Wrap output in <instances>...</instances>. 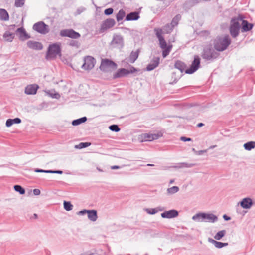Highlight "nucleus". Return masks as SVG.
Instances as JSON below:
<instances>
[{"label": "nucleus", "instance_id": "obj_44", "mask_svg": "<svg viewBox=\"0 0 255 255\" xmlns=\"http://www.w3.org/2000/svg\"><path fill=\"white\" fill-rule=\"evenodd\" d=\"M176 74V72H173L172 73V78H174V80L173 81H170L169 82V83L170 84H173L174 83H176L178 80V79H179V77L178 76L177 77H174V76Z\"/></svg>", "mask_w": 255, "mask_h": 255}, {"label": "nucleus", "instance_id": "obj_33", "mask_svg": "<svg viewBox=\"0 0 255 255\" xmlns=\"http://www.w3.org/2000/svg\"><path fill=\"white\" fill-rule=\"evenodd\" d=\"M125 12L123 9L120 10L116 16L117 21H120L122 20L125 17Z\"/></svg>", "mask_w": 255, "mask_h": 255}, {"label": "nucleus", "instance_id": "obj_2", "mask_svg": "<svg viewBox=\"0 0 255 255\" xmlns=\"http://www.w3.org/2000/svg\"><path fill=\"white\" fill-rule=\"evenodd\" d=\"M241 20V16L239 15L237 17L233 18L231 21V25L230 27V33L232 37H236L239 32L240 29V23Z\"/></svg>", "mask_w": 255, "mask_h": 255}, {"label": "nucleus", "instance_id": "obj_31", "mask_svg": "<svg viewBox=\"0 0 255 255\" xmlns=\"http://www.w3.org/2000/svg\"><path fill=\"white\" fill-rule=\"evenodd\" d=\"M244 148L247 150H251V149L255 148V142L250 141L244 144Z\"/></svg>", "mask_w": 255, "mask_h": 255}, {"label": "nucleus", "instance_id": "obj_35", "mask_svg": "<svg viewBox=\"0 0 255 255\" xmlns=\"http://www.w3.org/2000/svg\"><path fill=\"white\" fill-rule=\"evenodd\" d=\"M172 48V45H168V47L167 48L165 49H163V52H162V55L164 58L166 57L170 52Z\"/></svg>", "mask_w": 255, "mask_h": 255}, {"label": "nucleus", "instance_id": "obj_14", "mask_svg": "<svg viewBox=\"0 0 255 255\" xmlns=\"http://www.w3.org/2000/svg\"><path fill=\"white\" fill-rule=\"evenodd\" d=\"M115 24V21L114 19L111 18L107 19L102 23L100 31L102 33L105 30L113 27Z\"/></svg>", "mask_w": 255, "mask_h": 255}, {"label": "nucleus", "instance_id": "obj_58", "mask_svg": "<svg viewBox=\"0 0 255 255\" xmlns=\"http://www.w3.org/2000/svg\"><path fill=\"white\" fill-rule=\"evenodd\" d=\"M155 211V209H153V211H152V213H151V214H154V213H155V211Z\"/></svg>", "mask_w": 255, "mask_h": 255}, {"label": "nucleus", "instance_id": "obj_23", "mask_svg": "<svg viewBox=\"0 0 255 255\" xmlns=\"http://www.w3.org/2000/svg\"><path fill=\"white\" fill-rule=\"evenodd\" d=\"M203 217V221L214 222L217 220V217L212 214L204 213L201 215Z\"/></svg>", "mask_w": 255, "mask_h": 255}, {"label": "nucleus", "instance_id": "obj_38", "mask_svg": "<svg viewBox=\"0 0 255 255\" xmlns=\"http://www.w3.org/2000/svg\"><path fill=\"white\" fill-rule=\"evenodd\" d=\"M14 188L16 191L18 192L20 194L25 193V190L20 185H15Z\"/></svg>", "mask_w": 255, "mask_h": 255}, {"label": "nucleus", "instance_id": "obj_27", "mask_svg": "<svg viewBox=\"0 0 255 255\" xmlns=\"http://www.w3.org/2000/svg\"><path fill=\"white\" fill-rule=\"evenodd\" d=\"M0 19L3 21H7L9 19V15L5 9H0Z\"/></svg>", "mask_w": 255, "mask_h": 255}, {"label": "nucleus", "instance_id": "obj_22", "mask_svg": "<svg viewBox=\"0 0 255 255\" xmlns=\"http://www.w3.org/2000/svg\"><path fill=\"white\" fill-rule=\"evenodd\" d=\"M16 33L21 40H25L29 38V36L23 28H18L16 30Z\"/></svg>", "mask_w": 255, "mask_h": 255}, {"label": "nucleus", "instance_id": "obj_26", "mask_svg": "<svg viewBox=\"0 0 255 255\" xmlns=\"http://www.w3.org/2000/svg\"><path fill=\"white\" fill-rule=\"evenodd\" d=\"M209 241L212 243H213L214 245V246L217 248H222L223 247L227 246L228 245L227 243H222L212 239H209Z\"/></svg>", "mask_w": 255, "mask_h": 255}, {"label": "nucleus", "instance_id": "obj_53", "mask_svg": "<svg viewBox=\"0 0 255 255\" xmlns=\"http://www.w3.org/2000/svg\"><path fill=\"white\" fill-rule=\"evenodd\" d=\"M223 218H224L225 220H229L230 219V218L228 217L227 216H226V215H224L223 216Z\"/></svg>", "mask_w": 255, "mask_h": 255}, {"label": "nucleus", "instance_id": "obj_11", "mask_svg": "<svg viewBox=\"0 0 255 255\" xmlns=\"http://www.w3.org/2000/svg\"><path fill=\"white\" fill-rule=\"evenodd\" d=\"M200 63V60L198 56H195L194 59L190 67L185 70L187 74H192L199 68Z\"/></svg>", "mask_w": 255, "mask_h": 255}, {"label": "nucleus", "instance_id": "obj_28", "mask_svg": "<svg viewBox=\"0 0 255 255\" xmlns=\"http://www.w3.org/2000/svg\"><path fill=\"white\" fill-rule=\"evenodd\" d=\"M3 37L5 41L8 42H11L14 39V36L13 33H10L9 31H6L4 33Z\"/></svg>", "mask_w": 255, "mask_h": 255}, {"label": "nucleus", "instance_id": "obj_18", "mask_svg": "<svg viewBox=\"0 0 255 255\" xmlns=\"http://www.w3.org/2000/svg\"><path fill=\"white\" fill-rule=\"evenodd\" d=\"M27 45L29 48L36 50H41L43 48L42 44L37 41H28L27 42Z\"/></svg>", "mask_w": 255, "mask_h": 255}, {"label": "nucleus", "instance_id": "obj_24", "mask_svg": "<svg viewBox=\"0 0 255 255\" xmlns=\"http://www.w3.org/2000/svg\"><path fill=\"white\" fill-rule=\"evenodd\" d=\"M252 201L249 198H245L241 202L240 204L242 208L249 209L252 205Z\"/></svg>", "mask_w": 255, "mask_h": 255}, {"label": "nucleus", "instance_id": "obj_41", "mask_svg": "<svg viewBox=\"0 0 255 255\" xmlns=\"http://www.w3.org/2000/svg\"><path fill=\"white\" fill-rule=\"evenodd\" d=\"M90 143H88V142H85V143H80L78 145H76L75 147L76 148H85V147H87L88 146H89V145H90Z\"/></svg>", "mask_w": 255, "mask_h": 255}, {"label": "nucleus", "instance_id": "obj_40", "mask_svg": "<svg viewBox=\"0 0 255 255\" xmlns=\"http://www.w3.org/2000/svg\"><path fill=\"white\" fill-rule=\"evenodd\" d=\"M25 0H15V6L16 7H21L24 3Z\"/></svg>", "mask_w": 255, "mask_h": 255}, {"label": "nucleus", "instance_id": "obj_30", "mask_svg": "<svg viewBox=\"0 0 255 255\" xmlns=\"http://www.w3.org/2000/svg\"><path fill=\"white\" fill-rule=\"evenodd\" d=\"M175 67L182 73L185 70V65L181 61H177L175 64Z\"/></svg>", "mask_w": 255, "mask_h": 255}, {"label": "nucleus", "instance_id": "obj_3", "mask_svg": "<svg viewBox=\"0 0 255 255\" xmlns=\"http://www.w3.org/2000/svg\"><path fill=\"white\" fill-rule=\"evenodd\" d=\"M218 56V53L213 49L211 44L207 45L205 47L202 54V57L204 59L210 60L216 58Z\"/></svg>", "mask_w": 255, "mask_h": 255}, {"label": "nucleus", "instance_id": "obj_19", "mask_svg": "<svg viewBox=\"0 0 255 255\" xmlns=\"http://www.w3.org/2000/svg\"><path fill=\"white\" fill-rule=\"evenodd\" d=\"M160 58L158 57L153 58L150 63L147 65L146 69L147 71H151L157 67L159 63Z\"/></svg>", "mask_w": 255, "mask_h": 255}, {"label": "nucleus", "instance_id": "obj_54", "mask_svg": "<svg viewBox=\"0 0 255 255\" xmlns=\"http://www.w3.org/2000/svg\"><path fill=\"white\" fill-rule=\"evenodd\" d=\"M204 125V124L202 123H199L197 124V126L198 127H201L202 126H203Z\"/></svg>", "mask_w": 255, "mask_h": 255}, {"label": "nucleus", "instance_id": "obj_34", "mask_svg": "<svg viewBox=\"0 0 255 255\" xmlns=\"http://www.w3.org/2000/svg\"><path fill=\"white\" fill-rule=\"evenodd\" d=\"M226 234L225 230H221L219 231L214 236V239L217 240H220L222 237H223Z\"/></svg>", "mask_w": 255, "mask_h": 255}, {"label": "nucleus", "instance_id": "obj_55", "mask_svg": "<svg viewBox=\"0 0 255 255\" xmlns=\"http://www.w3.org/2000/svg\"><path fill=\"white\" fill-rule=\"evenodd\" d=\"M112 169H118L119 167L117 166H114L112 167Z\"/></svg>", "mask_w": 255, "mask_h": 255}, {"label": "nucleus", "instance_id": "obj_8", "mask_svg": "<svg viewBox=\"0 0 255 255\" xmlns=\"http://www.w3.org/2000/svg\"><path fill=\"white\" fill-rule=\"evenodd\" d=\"M33 28L39 33L45 34L49 32V26L43 22H39L34 24Z\"/></svg>", "mask_w": 255, "mask_h": 255}, {"label": "nucleus", "instance_id": "obj_25", "mask_svg": "<svg viewBox=\"0 0 255 255\" xmlns=\"http://www.w3.org/2000/svg\"><path fill=\"white\" fill-rule=\"evenodd\" d=\"M139 18V13L137 12H131L126 16V20L127 21L136 20Z\"/></svg>", "mask_w": 255, "mask_h": 255}, {"label": "nucleus", "instance_id": "obj_52", "mask_svg": "<svg viewBox=\"0 0 255 255\" xmlns=\"http://www.w3.org/2000/svg\"><path fill=\"white\" fill-rule=\"evenodd\" d=\"M51 172L52 173L62 174L63 173L62 171H51Z\"/></svg>", "mask_w": 255, "mask_h": 255}, {"label": "nucleus", "instance_id": "obj_47", "mask_svg": "<svg viewBox=\"0 0 255 255\" xmlns=\"http://www.w3.org/2000/svg\"><path fill=\"white\" fill-rule=\"evenodd\" d=\"M12 121L13 124H19L21 122V120L18 118L12 119Z\"/></svg>", "mask_w": 255, "mask_h": 255}, {"label": "nucleus", "instance_id": "obj_1", "mask_svg": "<svg viewBox=\"0 0 255 255\" xmlns=\"http://www.w3.org/2000/svg\"><path fill=\"white\" fill-rule=\"evenodd\" d=\"M230 43L228 35L218 37L213 42L214 47L218 51H223L227 49Z\"/></svg>", "mask_w": 255, "mask_h": 255}, {"label": "nucleus", "instance_id": "obj_21", "mask_svg": "<svg viewBox=\"0 0 255 255\" xmlns=\"http://www.w3.org/2000/svg\"><path fill=\"white\" fill-rule=\"evenodd\" d=\"M178 213L176 210H171L165 211L161 214L163 218H171L177 216Z\"/></svg>", "mask_w": 255, "mask_h": 255}, {"label": "nucleus", "instance_id": "obj_16", "mask_svg": "<svg viewBox=\"0 0 255 255\" xmlns=\"http://www.w3.org/2000/svg\"><path fill=\"white\" fill-rule=\"evenodd\" d=\"M38 88L39 86L37 84L28 85L25 88V93L27 95H34L36 93Z\"/></svg>", "mask_w": 255, "mask_h": 255}, {"label": "nucleus", "instance_id": "obj_56", "mask_svg": "<svg viewBox=\"0 0 255 255\" xmlns=\"http://www.w3.org/2000/svg\"><path fill=\"white\" fill-rule=\"evenodd\" d=\"M37 215L36 214H34L33 215V217L34 219H37Z\"/></svg>", "mask_w": 255, "mask_h": 255}, {"label": "nucleus", "instance_id": "obj_12", "mask_svg": "<svg viewBox=\"0 0 255 255\" xmlns=\"http://www.w3.org/2000/svg\"><path fill=\"white\" fill-rule=\"evenodd\" d=\"M163 30L160 28H155L154 29V31L156 33V36L157 37L159 41L160 46L162 49L167 48L168 47L167 45V43L164 40V37L162 36V34L163 33Z\"/></svg>", "mask_w": 255, "mask_h": 255}, {"label": "nucleus", "instance_id": "obj_15", "mask_svg": "<svg viewBox=\"0 0 255 255\" xmlns=\"http://www.w3.org/2000/svg\"><path fill=\"white\" fill-rule=\"evenodd\" d=\"M85 213L88 214V217L92 221H95L98 217L97 214V211L94 210H83L78 212V215H83Z\"/></svg>", "mask_w": 255, "mask_h": 255}, {"label": "nucleus", "instance_id": "obj_57", "mask_svg": "<svg viewBox=\"0 0 255 255\" xmlns=\"http://www.w3.org/2000/svg\"><path fill=\"white\" fill-rule=\"evenodd\" d=\"M169 25H170V27H167V29H169L170 28H171V24H169Z\"/></svg>", "mask_w": 255, "mask_h": 255}, {"label": "nucleus", "instance_id": "obj_13", "mask_svg": "<svg viewBox=\"0 0 255 255\" xmlns=\"http://www.w3.org/2000/svg\"><path fill=\"white\" fill-rule=\"evenodd\" d=\"M180 18L181 16L179 15H177L175 16L172 19V21L170 24L171 25V28L167 29V27H170V25L166 24L163 28V32L165 33H170L173 30V28L178 24Z\"/></svg>", "mask_w": 255, "mask_h": 255}, {"label": "nucleus", "instance_id": "obj_42", "mask_svg": "<svg viewBox=\"0 0 255 255\" xmlns=\"http://www.w3.org/2000/svg\"><path fill=\"white\" fill-rule=\"evenodd\" d=\"M109 128L110 130L113 131L118 132L120 131V129L119 127L116 125H113L109 127Z\"/></svg>", "mask_w": 255, "mask_h": 255}, {"label": "nucleus", "instance_id": "obj_39", "mask_svg": "<svg viewBox=\"0 0 255 255\" xmlns=\"http://www.w3.org/2000/svg\"><path fill=\"white\" fill-rule=\"evenodd\" d=\"M179 191V188L177 186H173L167 189V192L169 194H173Z\"/></svg>", "mask_w": 255, "mask_h": 255}, {"label": "nucleus", "instance_id": "obj_29", "mask_svg": "<svg viewBox=\"0 0 255 255\" xmlns=\"http://www.w3.org/2000/svg\"><path fill=\"white\" fill-rule=\"evenodd\" d=\"M138 57V52L137 51H132L128 58V61L131 63H134Z\"/></svg>", "mask_w": 255, "mask_h": 255}, {"label": "nucleus", "instance_id": "obj_46", "mask_svg": "<svg viewBox=\"0 0 255 255\" xmlns=\"http://www.w3.org/2000/svg\"><path fill=\"white\" fill-rule=\"evenodd\" d=\"M35 172H44V173H50L52 172L51 170H44L42 169H35Z\"/></svg>", "mask_w": 255, "mask_h": 255}, {"label": "nucleus", "instance_id": "obj_6", "mask_svg": "<svg viewBox=\"0 0 255 255\" xmlns=\"http://www.w3.org/2000/svg\"><path fill=\"white\" fill-rule=\"evenodd\" d=\"M84 63L82 65V68L85 70L92 69L95 66L96 60L92 56H87L83 59Z\"/></svg>", "mask_w": 255, "mask_h": 255}, {"label": "nucleus", "instance_id": "obj_51", "mask_svg": "<svg viewBox=\"0 0 255 255\" xmlns=\"http://www.w3.org/2000/svg\"><path fill=\"white\" fill-rule=\"evenodd\" d=\"M70 45H71V46H78V43L75 41H71L70 43Z\"/></svg>", "mask_w": 255, "mask_h": 255}, {"label": "nucleus", "instance_id": "obj_50", "mask_svg": "<svg viewBox=\"0 0 255 255\" xmlns=\"http://www.w3.org/2000/svg\"><path fill=\"white\" fill-rule=\"evenodd\" d=\"M45 92L46 93V94H47L48 96H59L58 94L50 93V92H47L46 91H45Z\"/></svg>", "mask_w": 255, "mask_h": 255}, {"label": "nucleus", "instance_id": "obj_32", "mask_svg": "<svg viewBox=\"0 0 255 255\" xmlns=\"http://www.w3.org/2000/svg\"><path fill=\"white\" fill-rule=\"evenodd\" d=\"M86 120H87L86 117H82L81 118L73 121L72 124L73 126H77V125H78L82 123L85 122Z\"/></svg>", "mask_w": 255, "mask_h": 255}, {"label": "nucleus", "instance_id": "obj_43", "mask_svg": "<svg viewBox=\"0 0 255 255\" xmlns=\"http://www.w3.org/2000/svg\"><path fill=\"white\" fill-rule=\"evenodd\" d=\"M113 12V9L112 8H109L105 10L104 13L106 15H109L112 14Z\"/></svg>", "mask_w": 255, "mask_h": 255}, {"label": "nucleus", "instance_id": "obj_60", "mask_svg": "<svg viewBox=\"0 0 255 255\" xmlns=\"http://www.w3.org/2000/svg\"><path fill=\"white\" fill-rule=\"evenodd\" d=\"M155 211V209H153V211H152V213H151V214H154V213H155V211Z\"/></svg>", "mask_w": 255, "mask_h": 255}, {"label": "nucleus", "instance_id": "obj_36", "mask_svg": "<svg viewBox=\"0 0 255 255\" xmlns=\"http://www.w3.org/2000/svg\"><path fill=\"white\" fill-rule=\"evenodd\" d=\"M64 208L66 211H70L73 208V205L70 202L64 201Z\"/></svg>", "mask_w": 255, "mask_h": 255}, {"label": "nucleus", "instance_id": "obj_9", "mask_svg": "<svg viewBox=\"0 0 255 255\" xmlns=\"http://www.w3.org/2000/svg\"><path fill=\"white\" fill-rule=\"evenodd\" d=\"M111 46L119 49L122 48L124 46V40L123 37L120 35L115 34L113 36L111 42Z\"/></svg>", "mask_w": 255, "mask_h": 255}, {"label": "nucleus", "instance_id": "obj_45", "mask_svg": "<svg viewBox=\"0 0 255 255\" xmlns=\"http://www.w3.org/2000/svg\"><path fill=\"white\" fill-rule=\"evenodd\" d=\"M13 124L12 119H9L6 121V125L7 127H10Z\"/></svg>", "mask_w": 255, "mask_h": 255}, {"label": "nucleus", "instance_id": "obj_4", "mask_svg": "<svg viewBox=\"0 0 255 255\" xmlns=\"http://www.w3.org/2000/svg\"><path fill=\"white\" fill-rule=\"evenodd\" d=\"M60 44L54 43L49 46L47 54L48 58H54L60 55Z\"/></svg>", "mask_w": 255, "mask_h": 255}, {"label": "nucleus", "instance_id": "obj_59", "mask_svg": "<svg viewBox=\"0 0 255 255\" xmlns=\"http://www.w3.org/2000/svg\"><path fill=\"white\" fill-rule=\"evenodd\" d=\"M155 211V209H153V211H152V213H151V214H154V213H155V211Z\"/></svg>", "mask_w": 255, "mask_h": 255}, {"label": "nucleus", "instance_id": "obj_7", "mask_svg": "<svg viewBox=\"0 0 255 255\" xmlns=\"http://www.w3.org/2000/svg\"><path fill=\"white\" fill-rule=\"evenodd\" d=\"M163 135L161 132H158L155 134L144 133L140 135V139L141 142L152 141L154 140L158 139Z\"/></svg>", "mask_w": 255, "mask_h": 255}, {"label": "nucleus", "instance_id": "obj_37", "mask_svg": "<svg viewBox=\"0 0 255 255\" xmlns=\"http://www.w3.org/2000/svg\"><path fill=\"white\" fill-rule=\"evenodd\" d=\"M204 213H199L197 214L194 216H193L192 219L194 220H197L198 221H203L204 218L202 217L201 215H203Z\"/></svg>", "mask_w": 255, "mask_h": 255}, {"label": "nucleus", "instance_id": "obj_10", "mask_svg": "<svg viewBox=\"0 0 255 255\" xmlns=\"http://www.w3.org/2000/svg\"><path fill=\"white\" fill-rule=\"evenodd\" d=\"M60 35L62 37H68L73 39H77L80 34L73 29H63L60 31Z\"/></svg>", "mask_w": 255, "mask_h": 255}, {"label": "nucleus", "instance_id": "obj_17", "mask_svg": "<svg viewBox=\"0 0 255 255\" xmlns=\"http://www.w3.org/2000/svg\"><path fill=\"white\" fill-rule=\"evenodd\" d=\"M136 70L135 68L134 67H132L131 69V72L132 73L133 72H135ZM130 73V71H129L128 70L126 69L125 68H122L119 69L116 73L114 75V77L115 78L123 77L124 76L127 75V74Z\"/></svg>", "mask_w": 255, "mask_h": 255}, {"label": "nucleus", "instance_id": "obj_48", "mask_svg": "<svg viewBox=\"0 0 255 255\" xmlns=\"http://www.w3.org/2000/svg\"><path fill=\"white\" fill-rule=\"evenodd\" d=\"M41 192L38 189H35L33 190V194L35 195H39L40 194Z\"/></svg>", "mask_w": 255, "mask_h": 255}, {"label": "nucleus", "instance_id": "obj_5", "mask_svg": "<svg viewBox=\"0 0 255 255\" xmlns=\"http://www.w3.org/2000/svg\"><path fill=\"white\" fill-rule=\"evenodd\" d=\"M117 68V64L112 61L108 59L102 60L100 68L103 71H109L115 69Z\"/></svg>", "mask_w": 255, "mask_h": 255}, {"label": "nucleus", "instance_id": "obj_62", "mask_svg": "<svg viewBox=\"0 0 255 255\" xmlns=\"http://www.w3.org/2000/svg\"><path fill=\"white\" fill-rule=\"evenodd\" d=\"M148 166H153V164H148Z\"/></svg>", "mask_w": 255, "mask_h": 255}, {"label": "nucleus", "instance_id": "obj_61", "mask_svg": "<svg viewBox=\"0 0 255 255\" xmlns=\"http://www.w3.org/2000/svg\"><path fill=\"white\" fill-rule=\"evenodd\" d=\"M173 182H174V181H173V180H171V181H170V183H173Z\"/></svg>", "mask_w": 255, "mask_h": 255}, {"label": "nucleus", "instance_id": "obj_20", "mask_svg": "<svg viewBox=\"0 0 255 255\" xmlns=\"http://www.w3.org/2000/svg\"><path fill=\"white\" fill-rule=\"evenodd\" d=\"M240 26L242 25V31L245 32L251 30L252 28L253 25L249 23L246 20L243 19L241 16V20L240 21Z\"/></svg>", "mask_w": 255, "mask_h": 255}, {"label": "nucleus", "instance_id": "obj_49", "mask_svg": "<svg viewBox=\"0 0 255 255\" xmlns=\"http://www.w3.org/2000/svg\"><path fill=\"white\" fill-rule=\"evenodd\" d=\"M181 140L183 141H189L191 140V139L190 138H186L185 137H181Z\"/></svg>", "mask_w": 255, "mask_h": 255}]
</instances>
